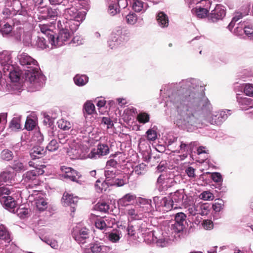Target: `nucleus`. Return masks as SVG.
Here are the masks:
<instances>
[{
    "mask_svg": "<svg viewBox=\"0 0 253 253\" xmlns=\"http://www.w3.org/2000/svg\"><path fill=\"white\" fill-rule=\"evenodd\" d=\"M72 237L79 244H84L90 237L89 230L85 227L77 226L73 228Z\"/></svg>",
    "mask_w": 253,
    "mask_h": 253,
    "instance_id": "423d86ee",
    "label": "nucleus"
},
{
    "mask_svg": "<svg viewBox=\"0 0 253 253\" xmlns=\"http://www.w3.org/2000/svg\"><path fill=\"white\" fill-rule=\"evenodd\" d=\"M5 184H0V198L8 196L10 193V189Z\"/></svg>",
    "mask_w": 253,
    "mask_h": 253,
    "instance_id": "680f3d73",
    "label": "nucleus"
},
{
    "mask_svg": "<svg viewBox=\"0 0 253 253\" xmlns=\"http://www.w3.org/2000/svg\"><path fill=\"white\" fill-rule=\"evenodd\" d=\"M172 237L162 234L161 237L155 240V243L157 246L160 247H165L170 244L172 240Z\"/></svg>",
    "mask_w": 253,
    "mask_h": 253,
    "instance_id": "72a5a7b5",
    "label": "nucleus"
},
{
    "mask_svg": "<svg viewBox=\"0 0 253 253\" xmlns=\"http://www.w3.org/2000/svg\"><path fill=\"white\" fill-rule=\"evenodd\" d=\"M122 42L115 36L113 35L112 32L110 37L108 41V46L112 49H116L121 44Z\"/></svg>",
    "mask_w": 253,
    "mask_h": 253,
    "instance_id": "37998d69",
    "label": "nucleus"
},
{
    "mask_svg": "<svg viewBox=\"0 0 253 253\" xmlns=\"http://www.w3.org/2000/svg\"><path fill=\"white\" fill-rule=\"evenodd\" d=\"M243 33H245L249 38H253V27L252 25H247L245 22Z\"/></svg>",
    "mask_w": 253,
    "mask_h": 253,
    "instance_id": "69168bd1",
    "label": "nucleus"
},
{
    "mask_svg": "<svg viewBox=\"0 0 253 253\" xmlns=\"http://www.w3.org/2000/svg\"><path fill=\"white\" fill-rule=\"evenodd\" d=\"M58 124L59 127L64 130H69L72 126L69 122L62 120L59 121Z\"/></svg>",
    "mask_w": 253,
    "mask_h": 253,
    "instance_id": "338daca9",
    "label": "nucleus"
},
{
    "mask_svg": "<svg viewBox=\"0 0 253 253\" xmlns=\"http://www.w3.org/2000/svg\"><path fill=\"white\" fill-rule=\"evenodd\" d=\"M21 7L20 10V15L26 16L28 12L34 10L35 6L33 4L31 0H26L21 1Z\"/></svg>",
    "mask_w": 253,
    "mask_h": 253,
    "instance_id": "4be33fe9",
    "label": "nucleus"
},
{
    "mask_svg": "<svg viewBox=\"0 0 253 253\" xmlns=\"http://www.w3.org/2000/svg\"><path fill=\"white\" fill-rule=\"evenodd\" d=\"M40 31L43 34L48 40L49 43H54V35L52 34L53 32L50 31L46 25H40Z\"/></svg>",
    "mask_w": 253,
    "mask_h": 253,
    "instance_id": "7c9ffc66",
    "label": "nucleus"
},
{
    "mask_svg": "<svg viewBox=\"0 0 253 253\" xmlns=\"http://www.w3.org/2000/svg\"><path fill=\"white\" fill-rule=\"evenodd\" d=\"M14 213H16L20 218H24L29 213V210L23 208H17L16 210H15Z\"/></svg>",
    "mask_w": 253,
    "mask_h": 253,
    "instance_id": "774afa93",
    "label": "nucleus"
},
{
    "mask_svg": "<svg viewBox=\"0 0 253 253\" xmlns=\"http://www.w3.org/2000/svg\"><path fill=\"white\" fill-rule=\"evenodd\" d=\"M11 53L8 51H3L0 53V69L3 72L13 69Z\"/></svg>",
    "mask_w": 253,
    "mask_h": 253,
    "instance_id": "9b49d317",
    "label": "nucleus"
},
{
    "mask_svg": "<svg viewBox=\"0 0 253 253\" xmlns=\"http://www.w3.org/2000/svg\"><path fill=\"white\" fill-rule=\"evenodd\" d=\"M11 168L16 172H22L26 170L28 167L26 164L17 160L13 161Z\"/></svg>",
    "mask_w": 253,
    "mask_h": 253,
    "instance_id": "a19ab883",
    "label": "nucleus"
},
{
    "mask_svg": "<svg viewBox=\"0 0 253 253\" xmlns=\"http://www.w3.org/2000/svg\"><path fill=\"white\" fill-rule=\"evenodd\" d=\"M64 14L67 19H69L72 21L71 22L75 25V30L78 28L81 22H83L85 19V16L84 12L79 11L74 6L66 8Z\"/></svg>",
    "mask_w": 253,
    "mask_h": 253,
    "instance_id": "7ed1b4c3",
    "label": "nucleus"
},
{
    "mask_svg": "<svg viewBox=\"0 0 253 253\" xmlns=\"http://www.w3.org/2000/svg\"><path fill=\"white\" fill-rule=\"evenodd\" d=\"M75 128L78 132L84 134L90 133L92 130L91 126L87 122H84L82 125H78Z\"/></svg>",
    "mask_w": 253,
    "mask_h": 253,
    "instance_id": "ea45409f",
    "label": "nucleus"
},
{
    "mask_svg": "<svg viewBox=\"0 0 253 253\" xmlns=\"http://www.w3.org/2000/svg\"><path fill=\"white\" fill-rule=\"evenodd\" d=\"M112 221V224H113L114 221H112L109 218H100L96 220L95 222L96 227L100 230H104L107 227H111L112 225L110 222Z\"/></svg>",
    "mask_w": 253,
    "mask_h": 253,
    "instance_id": "bb28decb",
    "label": "nucleus"
},
{
    "mask_svg": "<svg viewBox=\"0 0 253 253\" xmlns=\"http://www.w3.org/2000/svg\"><path fill=\"white\" fill-rule=\"evenodd\" d=\"M159 25L162 28L167 27L169 25V18L166 14L163 12H159L156 17Z\"/></svg>",
    "mask_w": 253,
    "mask_h": 253,
    "instance_id": "2f4dec72",
    "label": "nucleus"
},
{
    "mask_svg": "<svg viewBox=\"0 0 253 253\" xmlns=\"http://www.w3.org/2000/svg\"><path fill=\"white\" fill-rule=\"evenodd\" d=\"M22 42L25 46L33 47V40L32 39V35L30 32H27L23 33Z\"/></svg>",
    "mask_w": 253,
    "mask_h": 253,
    "instance_id": "49530a36",
    "label": "nucleus"
},
{
    "mask_svg": "<svg viewBox=\"0 0 253 253\" xmlns=\"http://www.w3.org/2000/svg\"><path fill=\"white\" fill-rule=\"evenodd\" d=\"M17 58L24 68L25 80L31 90L40 89L45 83V77L41 73L37 61L25 52H19Z\"/></svg>",
    "mask_w": 253,
    "mask_h": 253,
    "instance_id": "f03ea898",
    "label": "nucleus"
},
{
    "mask_svg": "<svg viewBox=\"0 0 253 253\" xmlns=\"http://www.w3.org/2000/svg\"><path fill=\"white\" fill-rule=\"evenodd\" d=\"M61 202L64 206H71L74 211V206L78 202V198L74 197L73 195L65 193H64Z\"/></svg>",
    "mask_w": 253,
    "mask_h": 253,
    "instance_id": "aec40b11",
    "label": "nucleus"
},
{
    "mask_svg": "<svg viewBox=\"0 0 253 253\" xmlns=\"http://www.w3.org/2000/svg\"><path fill=\"white\" fill-rule=\"evenodd\" d=\"M110 248L108 246L101 245L100 243H95L90 247V250L92 253H107Z\"/></svg>",
    "mask_w": 253,
    "mask_h": 253,
    "instance_id": "cd10ccee",
    "label": "nucleus"
},
{
    "mask_svg": "<svg viewBox=\"0 0 253 253\" xmlns=\"http://www.w3.org/2000/svg\"><path fill=\"white\" fill-rule=\"evenodd\" d=\"M62 170L64 173L63 176L65 178H69L73 181L78 182V179L80 177L79 173L75 170L69 167H63Z\"/></svg>",
    "mask_w": 253,
    "mask_h": 253,
    "instance_id": "6ab92c4d",
    "label": "nucleus"
},
{
    "mask_svg": "<svg viewBox=\"0 0 253 253\" xmlns=\"http://www.w3.org/2000/svg\"><path fill=\"white\" fill-rule=\"evenodd\" d=\"M242 89H243L244 93L249 96H253V84H243L241 86Z\"/></svg>",
    "mask_w": 253,
    "mask_h": 253,
    "instance_id": "5fc2aeb1",
    "label": "nucleus"
},
{
    "mask_svg": "<svg viewBox=\"0 0 253 253\" xmlns=\"http://www.w3.org/2000/svg\"><path fill=\"white\" fill-rule=\"evenodd\" d=\"M0 240L4 241L6 243H9L11 241L8 231L2 224L0 225Z\"/></svg>",
    "mask_w": 253,
    "mask_h": 253,
    "instance_id": "c03bdc74",
    "label": "nucleus"
},
{
    "mask_svg": "<svg viewBox=\"0 0 253 253\" xmlns=\"http://www.w3.org/2000/svg\"><path fill=\"white\" fill-rule=\"evenodd\" d=\"M112 33L113 35H115L122 43L126 42L130 36L129 30L122 26L116 27L112 31Z\"/></svg>",
    "mask_w": 253,
    "mask_h": 253,
    "instance_id": "4468645a",
    "label": "nucleus"
},
{
    "mask_svg": "<svg viewBox=\"0 0 253 253\" xmlns=\"http://www.w3.org/2000/svg\"><path fill=\"white\" fill-rule=\"evenodd\" d=\"M109 205L105 202H101L98 203L95 205V209L103 212H106L108 211L110 208Z\"/></svg>",
    "mask_w": 253,
    "mask_h": 253,
    "instance_id": "4d7b16f0",
    "label": "nucleus"
},
{
    "mask_svg": "<svg viewBox=\"0 0 253 253\" xmlns=\"http://www.w3.org/2000/svg\"><path fill=\"white\" fill-rule=\"evenodd\" d=\"M135 198L136 196L134 194L130 193L126 194L119 199L118 204L120 206L126 207L132 201H134Z\"/></svg>",
    "mask_w": 253,
    "mask_h": 253,
    "instance_id": "c9c22d12",
    "label": "nucleus"
},
{
    "mask_svg": "<svg viewBox=\"0 0 253 253\" xmlns=\"http://www.w3.org/2000/svg\"><path fill=\"white\" fill-rule=\"evenodd\" d=\"M0 158L2 160L4 161H10L13 158V152L9 149H4L0 153Z\"/></svg>",
    "mask_w": 253,
    "mask_h": 253,
    "instance_id": "8fccbe9b",
    "label": "nucleus"
},
{
    "mask_svg": "<svg viewBox=\"0 0 253 253\" xmlns=\"http://www.w3.org/2000/svg\"><path fill=\"white\" fill-rule=\"evenodd\" d=\"M12 30V26L8 23L0 25V32L3 35L9 34Z\"/></svg>",
    "mask_w": 253,
    "mask_h": 253,
    "instance_id": "bf43d9fd",
    "label": "nucleus"
},
{
    "mask_svg": "<svg viewBox=\"0 0 253 253\" xmlns=\"http://www.w3.org/2000/svg\"><path fill=\"white\" fill-rule=\"evenodd\" d=\"M58 148L59 144L57 140L55 139H52L47 145L46 149L50 152H54L56 151Z\"/></svg>",
    "mask_w": 253,
    "mask_h": 253,
    "instance_id": "13d9d810",
    "label": "nucleus"
},
{
    "mask_svg": "<svg viewBox=\"0 0 253 253\" xmlns=\"http://www.w3.org/2000/svg\"><path fill=\"white\" fill-rule=\"evenodd\" d=\"M43 170L41 169H35L26 172L23 175L22 181L24 183L33 182L35 185H39L37 177L42 174Z\"/></svg>",
    "mask_w": 253,
    "mask_h": 253,
    "instance_id": "ddd939ff",
    "label": "nucleus"
},
{
    "mask_svg": "<svg viewBox=\"0 0 253 253\" xmlns=\"http://www.w3.org/2000/svg\"><path fill=\"white\" fill-rule=\"evenodd\" d=\"M21 1L19 0H5L2 11L4 17L7 18L17 15H20Z\"/></svg>",
    "mask_w": 253,
    "mask_h": 253,
    "instance_id": "20e7f679",
    "label": "nucleus"
},
{
    "mask_svg": "<svg viewBox=\"0 0 253 253\" xmlns=\"http://www.w3.org/2000/svg\"><path fill=\"white\" fill-rule=\"evenodd\" d=\"M34 201L37 209L40 211H44L47 207V203L43 197L34 198Z\"/></svg>",
    "mask_w": 253,
    "mask_h": 253,
    "instance_id": "79ce46f5",
    "label": "nucleus"
},
{
    "mask_svg": "<svg viewBox=\"0 0 253 253\" xmlns=\"http://www.w3.org/2000/svg\"><path fill=\"white\" fill-rule=\"evenodd\" d=\"M109 153V148L105 144H98L97 149H93L87 156L90 159H97L100 156L106 155Z\"/></svg>",
    "mask_w": 253,
    "mask_h": 253,
    "instance_id": "2eb2a0df",
    "label": "nucleus"
},
{
    "mask_svg": "<svg viewBox=\"0 0 253 253\" xmlns=\"http://www.w3.org/2000/svg\"><path fill=\"white\" fill-rule=\"evenodd\" d=\"M88 151V148L86 146L81 145L73 142L69 145V149L67 152L68 155L72 159H83L86 157V154Z\"/></svg>",
    "mask_w": 253,
    "mask_h": 253,
    "instance_id": "39448f33",
    "label": "nucleus"
},
{
    "mask_svg": "<svg viewBox=\"0 0 253 253\" xmlns=\"http://www.w3.org/2000/svg\"><path fill=\"white\" fill-rule=\"evenodd\" d=\"M108 4V12L112 15L114 16L120 12V9L117 3V0H107Z\"/></svg>",
    "mask_w": 253,
    "mask_h": 253,
    "instance_id": "a878e982",
    "label": "nucleus"
},
{
    "mask_svg": "<svg viewBox=\"0 0 253 253\" xmlns=\"http://www.w3.org/2000/svg\"><path fill=\"white\" fill-rule=\"evenodd\" d=\"M46 150L41 146L34 147L30 151V156L32 159H40L45 156Z\"/></svg>",
    "mask_w": 253,
    "mask_h": 253,
    "instance_id": "5701e85b",
    "label": "nucleus"
},
{
    "mask_svg": "<svg viewBox=\"0 0 253 253\" xmlns=\"http://www.w3.org/2000/svg\"><path fill=\"white\" fill-rule=\"evenodd\" d=\"M225 15L224 7L220 5H217L211 11V18L213 21L222 19Z\"/></svg>",
    "mask_w": 253,
    "mask_h": 253,
    "instance_id": "412c9836",
    "label": "nucleus"
},
{
    "mask_svg": "<svg viewBox=\"0 0 253 253\" xmlns=\"http://www.w3.org/2000/svg\"><path fill=\"white\" fill-rule=\"evenodd\" d=\"M60 14L61 12L58 7L54 5L52 7L48 6L46 20H56L57 18Z\"/></svg>",
    "mask_w": 253,
    "mask_h": 253,
    "instance_id": "c756f323",
    "label": "nucleus"
},
{
    "mask_svg": "<svg viewBox=\"0 0 253 253\" xmlns=\"http://www.w3.org/2000/svg\"><path fill=\"white\" fill-rule=\"evenodd\" d=\"M151 200L143 198V222H151V218L156 211L153 207Z\"/></svg>",
    "mask_w": 253,
    "mask_h": 253,
    "instance_id": "f8f14e48",
    "label": "nucleus"
},
{
    "mask_svg": "<svg viewBox=\"0 0 253 253\" xmlns=\"http://www.w3.org/2000/svg\"><path fill=\"white\" fill-rule=\"evenodd\" d=\"M192 14L199 18L206 17L209 13V10L207 8H202L201 6H196L191 10Z\"/></svg>",
    "mask_w": 253,
    "mask_h": 253,
    "instance_id": "473e14b6",
    "label": "nucleus"
},
{
    "mask_svg": "<svg viewBox=\"0 0 253 253\" xmlns=\"http://www.w3.org/2000/svg\"><path fill=\"white\" fill-rule=\"evenodd\" d=\"M95 106L90 101H87L84 105V116L86 119L87 115H92L95 112Z\"/></svg>",
    "mask_w": 253,
    "mask_h": 253,
    "instance_id": "e433bc0d",
    "label": "nucleus"
},
{
    "mask_svg": "<svg viewBox=\"0 0 253 253\" xmlns=\"http://www.w3.org/2000/svg\"><path fill=\"white\" fill-rule=\"evenodd\" d=\"M153 201L156 211L166 212L173 209V204L170 201L169 197L161 199H160L159 197H155L153 198Z\"/></svg>",
    "mask_w": 253,
    "mask_h": 253,
    "instance_id": "0eeeda50",
    "label": "nucleus"
},
{
    "mask_svg": "<svg viewBox=\"0 0 253 253\" xmlns=\"http://www.w3.org/2000/svg\"><path fill=\"white\" fill-rule=\"evenodd\" d=\"M212 180L217 183L216 188L220 189L223 179L221 174L219 172H213L211 175Z\"/></svg>",
    "mask_w": 253,
    "mask_h": 253,
    "instance_id": "09e8293b",
    "label": "nucleus"
},
{
    "mask_svg": "<svg viewBox=\"0 0 253 253\" xmlns=\"http://www.w3.org/2000/svg\"><path fill=\"white\" fill-rule=\"evenodd\" d=\"M3 73L4 75L8 76L12 82H17L20 79V74L14 65L12 70H6Z\"/></svg>",
    "mask_w": 253,
    "mask_h": 253,
    "instance_id": "c85d7f7f",
    "label": "nucleus"
},
{
    "mask_svg": "<svg viewBox=\"0 0 253 253\" xmlns=\"http://www.w3.org/2000/svg\"><path fill=\"white\" fill-rule=\"evenodd\" d=\"M237 101L242 110H247L253 108V99L244 97L242 94H237Z\"/></svg>",
    "mask_w": 253,
    "mask_h": 253,
    "instance_id": "a211bd4d",
    "label": "nucleus"
},
{
    "mask_svg": "<svg viewBox=\"0 0 253 253\" xmlns=\"http://www.w3.org/2000/svg\"><path fill=\"white\" fill-rule=\"evenodd\" d=\"M128 180L127 177H124L123 178H115L114 181L109 183L110 186H116L121 187L128 183Z\"/></svg>",
    "mask_w": 253,
    "mask_h": 253,
    "instance_id": "de8ad7c7",
    "label": "nucleus"
},
{
    "mask_svg": "<svg viewBox=\"0 0 253 253\" xmlns=\"http://www.w3.org/2000/svg\"><path fill=\"white\" fill-rule=\"evenodd\" d=\"M125 18L126 23L128 25H133L135 24L139 20V17L135 12L132 11L125 15Z\"/></svg>",
    "mask_w": 253,
    "mask_h": 253,
    "instance_id": "4c0bfd02",
    "label": "nucleus"
},
{
    "mask_svg": "<svg viewBox=\"0 0 253 253\" xmlns=\"http://www.w3.org/2000/svg\"><path fill=\"white\" fill-rule=\"evenodd\" d=\"M109 183H111V182H108L106 180L102 181L100 179H98L96 181L94 186L96 191L98 193L106 191L110 185Z\"/></svg>",
    "mask_w": 253,
    "mask_h": 253,
    "instance_id": "58836bf2",
    "label": "nucleus"
},
{
    "mask_svg": "<svg viewBox=\"0 0 253 253\" xmlns=\"http://www.w3.org/2000/svg\"><path fill=\"white\" fill-rule=\"evenodd\" d=\"M132 8L135 13H140L142 10V1L141 0H133Z\"/></svg>",
    "mask_w": 253,
    "mask_h": 253,
    "instance_id": "6e6d98bb",
    "label": "nucleus"
},
{
    "mask_svg": "<svg viewBox=\"0 0 253 253\" xmlns=\"http://www.w3.org/2000/svg\"><path fill=\"white\" fill-rule=\"evenodd\" d=\"M46 37L37 36L33 40V47L39 49H43L47 46Z\"/></svg>",
    "mask_w": 253,
    "mask_h": 253,
    "instance_id": "393cba45",
    "label": "nucleus"
},
{
    "mask_svg": "<svg viewBox=\"0 0 253 253\" xmlns=\"http://www.w3.org/2000/svg\"><path fill=\"white\" fill-rule=\"evenodd\" d=\"M88 77L84 74H77L73 78L75 84L78 86H83L88 82Z\"/></svg>",
    "mask_w": 253,
    "mask_h": 253,
    "instance_id": "f704fd0d",
    "label": "nucleus"
},
{
    "mask_svg": "<svg viewBox=\"0 0 253 253\" xmlns=\"http://www.w3.org/2000/svg\"><path fill=\"white\" fill-rule=\"evenodd\" d=\"M146 227L143 224V241L147 244H151L155 242L157 237L154 236V226L149 223H146Z\"/></svg>",
    "mask_w": 253,
    "mask_h": 253,
    "instance_id": "dca6fc26",
    "label": "nucleus"
},
{
    "mask_svg": "<svg viewBox=\"0 0 253 253\" xmlns=\"http://www.w3.org/2000/svg\"><path fill=\"white\" fill-rule=\"evenodd\" d=\"M71 37L69 30L62 29L60 30L56 37L54 39V43H50L52 46L59 47L68 42Z\"/></svg>",
    "mask_w": 253,
    "mask_h": 253,
    "instance_id": "1a4fd4ad",
    "label": "nucleus"
},
{
    "mask_svg": "<svg viewBox=\"0 0 253 253\" xmlns=\"http://www.w3.org/2000/svg\"><path fill=\"white\" fill-rule=\"evenodd\" d=\"M117 170H106L104 171V175L106 177L105 180L106 181L111 182L114 181L116 178L117 174Z\"/></svg>",
    "mask_w": 253,
    "mask_h": 253,
    "instance_id": "3c124183",
    "label": "nucleus"
},
{
    "mask_svg": "<svg viewBox=\"0 0 253 253\" xmlns=\"http://www.w3.org/2000/svg\"><path fill=\"white\" fill-rule=\"evenodd\" d=\"M186 215L183 212H178L175 214V222L171 225V229L172 233H179L183 231L186 223Z\"/></svg>",
    "mask_w": 253,
    "mask_h": 253,
    "instance_id": "9d476101",
    "label": "nucleus"
},
{
    "mask_svg": "<svg viewBox=\"0 0 253 253\" xmlns=\"http://www.w3.org/2000/svg\"><path fill=\"white\" fill-rule=\"evenodd\" d=\"M204 90L202 82L195 78H188L162 87L160 94L164 92L168 98L167 101L175 109L177 114L174 123L178 127L192 131L202 120L219 125L227 119L225 111L211 113L212 107Z\"/></svg>",
    "mask_w": 253,
    "mask_h": 253,
    "instance_id": "f257e3e1",
    "label": "nucleus"
},
{
    "mask_svg": "<svg viewBox=\"0 0 253 253\" xmlns=\"http://www.w3.org/2000/svg\"><path fill=\"white\" fill-rule=\"evenodd\" d=\"M169 197L171 203L173 204V209L181 208V206H185L186 205L187 196L183 189L171 193Z\"/></svg>",
    "mask_w": 253,
    "mask_h": 253,
    "instance_id": "6e6552de",
    "label": "nucleus"
},
{
    "mask_svg": "<svg viewBox=\"0 0 253 253\" xmlns=\"http://www.w3.org/2000/svg\"><path fill=\"white\" fill-rule=\"evenodd\" d=\"M1 204L6 210L11 212H15V209L17 208L16 201L11 196L1 197L0 198Z\"/></svg>",
    "mask_w": 253,
    "mask_h": 253,
    "instance_id": "f3484780",
    "label": "nucleus"
},
{
    "mask_svg": "<svg viewBox=\"0 0 253 253\" xmlns=\"http://www.w3.org/2000/svg\"><path fill=\"white\" fill-rule=\"evenodd\" d=\"M13 173L10 171H3L0 174V184H5L6 186H10L12 183Z\"/></svg>",
    "mask_w": 253,
    "mask_h": 253,
    "instance_id": "b1692460",
    "label": "nucleus"
},
{
    "mask_svg": "<svg viewBox=\"0 0 253 253\" xmlns=\"http://www.w3.org/2000/svg\"><path fill=\"white\" fill-rule=\"evenodd\" d=\"M147 139L150 141L155 140L157 137L156 131L153 128L149 129L146 133Z\"/></svg>",
    "mask_w": 253,
    "mask_h": 253,
    "instance_id": "e2e57ef3",
    "label": "nucleus"
},
{
    "mask_svg": "<svg viewBox=\"0 0 253 253\" xmlns=\"http://www.w3.org/2000/svg\"><path fill=\"white\" fill-rule=\"evenodd\" d=\"M245 22H240L238 23V26L236 27L234 31V34L238 36H242L243 34Z\"/></svg>",
    "mask_w": 253,
    "mask_h": 253,
    "instance_id": "0e129e2a",
    "label": "nucleus"
},
{
    "mask_svg": "<svg viewBox=\"0 0 253 253\" xmlns=\"http://www.w3.org/2000/svg\"><path fill=\"white\" fill-rule=\"evenodd\" d=\"M180 150L181 151V152H185V154H183L182 156H181V159L184 160L187 157L188 153H191L190 145H188V144L181 142L180 145Z\"/></svg>",
    "mask_w": 253,
    "mask_h": 253,
    "instance_id": "603ef678",
    "label": "nucleus"
},
{
    "mask_svg": "<svg viewBox=\"0 0 253 253\" xmlns=\"http://www.w3.org/2000/svg\"><path fill=\"white\" fill-rule=\"evenodd\" d=\"M170 180L169 179H166L164 175H160L157 179L158 185L160 189L162 187V190H166L168 187H170L171 185H168V182Z\"/></svg>",
    "mask_w": 253,
    "mask_h": 253,
    "instance_id": "a18cd8bd",
    "label": "nucleus"
},
{
    "mask_svg": "<svg viewBox=\"0 0 253 253\" xmlns=\"http://www.w3.org/2000/svg\"><path fill=\"white\" fill-rule=\"evenodd\" d=\"M42 240L49 245L52 248L56 249L58 247V243L55 240L50 239L46 237L42 239Z\"/></svg>",
    "mask_w": 253,
    "mask_h": 253,
    "instance_id": "052dcab7",
    "label": "nucleus"
},
{
    "mask_svg": "<svg viewBox=\"0 0 253 253\" xmlns=\"http://www.w3.org/2000/svg\"><path fill=\"white\" fill-rule=\"evenodd\" d=\"M9 127L12 130H17L20 128V117H15L11 121Z\"/></svg>",
    "mask_w": 253,
    "mask_h": 253,
    "instance_id": "864d4df0",
    "label": "nucleus"
}]
</instances>
